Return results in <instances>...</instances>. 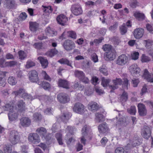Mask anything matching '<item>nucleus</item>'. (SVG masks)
Returning a JSON list of instances; mask_svg holds the SVG:
<instances>
[{
  "instance_id": "nucleus-1",
  "label": "nucleus",
  "mask_w": 153,
  "mask_h": 153,
  "mask_svg": "<svg viewBox=\"0 0 153 153\" xmlns=\"http://www.w3.org/2000/svg\"><path fill=\"white\" fill-rule=\"evenodd\" d=\"M2 108L5 111H9L8 115L10 120L13 121L17 119L19 114L15 107L9 104H7L5 106L3 107Z\"/></svg>"
},
{
  "instance_id": "nucleus-2",
  "label": "nucleus",
  "mask_w": 153,
  "mask_h": 153,
  "mask_svg": "<svg viewBox=\"0 0 153 153\" xmlns=\"http://www.w3.org/2000/svg\"><path fill=\"white\" fill-rule=\"evenodd\" d=\"M20 136L19 133L16 130L10 131L9 134V140L13 145H15L19 141Z\"/></svg>"
},
{
  "instance_id": "nucleus-3",
  "label": "nucleus",
  "mask_w": 153,
  "mask_h": 153,
  "mask_svg": "<svg viewBox=\"0 0 153 153\" xmlns=\"http://www.w3.org/2000/svg\"><path fill=\"white\" fill-rule=\"evenodd\" d=\"M129 70L131 74L134 76L138 77L140 75L141 70L137 64L132 65L129 67Z\"/></svg>"
},
{
  "instance_id": "nucleus-4",
  "label": "nucleus",
  "mask_w": 153,
  "mask_h": 153,
  "mask_svg": "<svg viewBox=\"0 0 153 153\" xmlns=\"http://www.w3.org/2000/svg\"><path fill=\"white\" fill-rule=\"evenodd\" d=\"M29 79L30 82L38 83L39 82L37 72L35 70L30 71L28 74Z\"/></svg>"
},
{
  "instance_id": "nucleus-5",
  "label": "nucleus",
  "mask_w": 153,
  "mask_h": 153,
  "mask_svg": "<svg viewBox=\"0 0 153 153\" xmlns=\"http://www.w3.org/2000/svg\"><path fill=\"white\" fill-rule=\"evenodd\" d=\"M128 60V57L125 54L120 55L116 61V64L121 66L127 63Z\"/></svg>"
},
{
  "instance_id": "nucleus-6",
  "label": "nucleus",
  "mask_w": 153,
  "mask_h": 153,
  "mask_svg": "<svg viewBox=\"0 0 153 153\" xmlns=\"http://www.w3.org/2000/svg\"><path fill=\"white\" fill-rule=\"evenodd\" d=\"M71 10L74 15H79L82 13V10L79 4H76L72 5L71 7Z\"/></svg>"
},
{
  "instance_id": "nucleus-7",
  "label": "nucleus",
  "mask_w": 153,
  "mask_h": 153,
  "mask_svg": "<svg viewBox=\"0 0 153 153\" xmlns=\"http://www.w3.org/2000/svg\"><path fill=\"white\" fill-rule=\"evenodd\" d=\"M57 98L59 102L63 103H66L70 100L69 96L67 94L63 93L59 94L57 96Z\"/></svg>"
},
{
  "instance_id": "nucleus-8",
  "label": "nucleus",
  "mask_w": 153,
  "mask_h": 153,
  "mask_svg": "<svg viewBox=\"0 0 153 153\" xmlns=\"http://www.w3.org/2000/svg\"><path fill=\"white\" fill-rule=\"evenodd\" d=\"M28 140L33 144H37L40 142L39 137L36 133H30L28 136Z\"/></svg>"
},
{
  "instance_id": "nucleus-9",
  "label": "nucleus",
  "mask_w": 153,
  "mask_h": 153,
  "mask_svg": "<svg viewBox=\"0 0 153 153\" xmlns=\"http://www.w3.org/2000/svg\"><path fill=\"white\" fill-rule=\"evenodd\" d=\"M62 46L66 50L70 51L74 48L75 44L74 42L69 40H67L64 41Z\"/></svg>"
},
{
  "instance_id": "nucleus-10",
  "label": "nucleus",
  "mask_w": 153,
  "mask_h": 153,
  "mask_svg": "<svg viewBox=\"0 0 153 153\" xmlns=\"http://www.w3.org/2000/svg\"><path fill=\"white\" fill-rule=\"evenodd\" d=\"M73 109L74 112L81 114L83 112L84 107V105L81 103L77 102L74 104Z\"/></svg>"
},
{
  "instance_id": "nucleus-11",
  "label": "nucleus",
  "mask_w": 153,
  "mask_h": 153,
  "mask_svg": "<svg viewBox=\"0 0 153 153\" xmlns=\"http://www.w3.org/2000/svg\"><path fill=\"white\" fill-rule=\"evenodd\" d=\"M17 65V62L16 61H11L5 62L4 58L1 59V67L4 68L7 66L12 67Z\"/></svg>"
},
{
  "instance_id": "nucleus-12",
  "label": "nucleus",
  "mask_w": 153,
  "mask_h": 153,
  "mask_svg": "<svg viewBox=\"0 0 153 153\" xmlns=\"http://www.w3.org/2000/svg\"><path fill=\"white\" fill-rule=\"evenodd\" d=\"M113 82L115 85H109V88L111 89L110 91V92H113L114 90L117 88L118 87L117 85H121L122 80L120 78H116V79L113 80Z\"/></svg>"
},
{
  "instance_id": "nucleus-13",
  "label": "nucleus",
  "mask_w": 153,
  "mask_h": 153,
  "mask_svg": "<svg viewBox=\"0 0 153 153\" xmlns=\"http://www.w3.org/2000/svg\"><path fill=\"white\" fill-rule=\"evenodd\" d=\"M151 131L150 128L148 126H144L142 130V135L143 137L148 139L151 136Z\"/></svg>"
},
{
  "instance_id": "nucleus-14",
  "label": "nucleus",
  "mask_w": 153,
  "mask_h": 153,
  "mask_svg": "<svg viewBox=\"0 0 153 153\" xmlns=\"http://www.w3.org/2000/svg\"><path fill=\"white\" fill-rule=\"evenodd\" d=\"M116 52L114 49L106 53L105 59L107 60H113L115 58Z\"/></svg>"
},
{
  "instance_id": "nucleus-15",
  "label": "nucleus",
  "mask_w": 153,
  "mask_h": 153,
  "mask_svg": "<svg viewBox=\"0 0 153 153\" xmlns=\"http://www.w3.org/2000/svg\"><path fill=\"white\" fill-rule=\"evenodd\" d=\"M144 33V30L141 28H138L135 29L133 32L134 37L138 39L141 38Z\"/></svg>"
},
{
  "instance_id": "nucleus-16",
  "label": "nucleus",
  "mask_w": 153,
  "mask_h": 153,
  "mask_svg": "<svg viewBox=\"0 0 153 153\" xmlns=\"http://www.w3.org/2000/svg\"><path fill=\"white\" fill-rule=\"evenodd\" d=\"M138 113L141 116H145L147 113V110L145 105L142 103H140L138 105Z\"/></svg>"
},
{
  "instance_id": "nucleus-17",
  "label": "nucleus",
  "mask_w": 153,
  "mask_h": 153,
  "mask_svg": "<svg viewBox=\"0 0 153 153\" xmlns=\"http://www.w3.org/2000/svg\"><path fill=\"white\" fill-rule=\"evenodd\" d=\"M5 3L6 7L9 9H15L17 7L14 0H5Z\"/></svg>"
},
{
  "instance_id": "nucleus-18",
  "label": "nucleus",
  "mask_w": 153,
  "mask_h": 153,
  "mask_svg": "<svg viewBox=\"0 0 153 153\" xmlns=\"http://www.w3.org/2000/svg\"><path fill=\"white\" fill-rule=\"evenodd\" d=\"M98 129L100 133H105L108 132L109 131L108 125L105 123L100 124L98 127Z\"/></svg>"
},
{
  "instance_id": "nucleus-19",
  "label": "nucleus",
  "mask_w": 153,
  "mask_h": 153,
  "mask_svg": "<svg viewBox=\"0 0 153 153\" xmlns=\"http://www.w3.org/2000/svg\"><path fill=\"white\" fill-rule=\"evenodd\" d=\"M30 120L27 117H23L20 119V124L23 127H28L31 123Z\"/></svg>"
},
{
  "instance_id": "nucleus-20",
  "label": "nucleus",
  "mask_w": 153,
  "mask_h": 153,
  "mask_svg": "<svg viewBox=\"0 0 153 153\" xmlns=\"http://www.w3.org/2000/svg\"><path fill=\"white\" fill-rule=\"evenodd\" d=\"M37 84L45 90L49 91L51 88V86L50 83L46 81H39Z\"/></svg>"
},
{
  "instance_id": "nucleus-21",
  "label": "nucleus",
  "mask_w": 153,
  "mask_h": 153,
  "mask_svg": "<svg viewBox=\"0 0 153 153\" xmlns=\"http://www.w3.org/2000/svg\"><path fill=\"white\" fill-rule=\"evenodd\" d=\"M56 20L59 24L64 25L65 22L67 20V18L65 15L61 14L57 16Z\"/></svg>"
},
{
  "instance_id": "nucleus-22",
  "label": "nucleus",
  "mask_w": 153,
  "mask_h": 153,
  "mask_svg": "<svg viewBox=\"0 0 153 153\" xmlns=\"http://www.w3.org/2000/svg\"><path fill=\"white\" fill-rule=\"evenodd\" d=\"M88 109L91 111H95L98 110L99 105L96 102H91L89 103L88 105Z\"/></svg>"
},
{
  "instance_id": "nucleus-23",
  "label": "nucleus",
  "mask_w": 153,
  "mask_h": 153,
  "mask_svg": "<svg viewBox=\"0 0 153 153\" xmlns=\"http://www.w3.org/2000/svg\"><path fill=\"white\" fill-rule=\"evenodd\" d=\"M29 28L32 32H35L38 29L39 24L36 22L30 21L29 22Z\"/></svg>"
},
{
  "instance_id": "nucleus-24",
  "label": "nucleus",
  "mask_w": 153,
  "mask_h": 153,
  "mask_svg": "<svg viewBox=\"0 0 153 153\" xmlns=\"http://www.w3.org/2000/svg\"><path fill=\"white\" fill-rule=\"evenodd\" d=\"M58 86L66 89L69 88L68 82L66 80L59 79L58 81Z\"/></svg>"
},
{
  "instance_id": "nucleus-25",
  "label": "nucleus",
  "mask_w": 153,
  "mask_h": 153,
  "mask_svg": "<svg viewBox=\"0 0 153 153\" xmlns=\"http://www.w3.org/2000/svg\"><path fill=\"white\" fill-rule=\"evenodd\" d=\"M87 126L85 125L82 128V136L81 138V142L84 145L85 144V142L86 140L85 139V137H86L87 135Z\"/></svg>"
},
{
  "instance_id": "nucleus-26",
  "label": "nucleus",
  "mask_w": 153,
  "mask_h": 153,
  "mask_svg": "<svg viewBox=\"0 0 153 153\" xmlns=\"http://www.w3.org/2000/svg\"><path fill=\"white\" fill-rule=\"evenodd\" d=\"M37 59L39 61L43 68H45L48 67V62L47 59L42 56H39L38 58Z\"/></svg>"
},
{
  "instance_id": "nucleus-27",
  "label": "nucleus",
  "mask_w": 153,
  "mask_h": 153,
  "mask_svg": "<svg viewBox=\"0 0 153 153\" xmlns=\"http://www.w3.org/2000/svg\"><path fill=\"white\" fill-rule=\"evenodd\" d=\"M142 139L139 138L138 136H136L135 138L131 141L130 143L132 147H134L139 145L142 143Z\"/></svg>"
},
{
  "instance_id": "nucleus-28",
  "label": "nucleus",
  "mask_w": 153,
  "mask_h": 153,
  "mask_svg": "<svg viewBox=\"0 0 153 153\" xmlns=\"http://www.w3.org/2000/svg\"><path fill=\"white\" fill-rule=\"evenodd\" d=\"M17 105L19 111L22 112L25 110V104L23 100L19 101L18 102Z\"/></svg>"
},
{
  "instance_id": "nucleus-29",
  "label": "nucleus",
  "mask_w": 153,
  "mask_h": 153,
  "mask_svg": "<svg viewBox=\"0 0 153 153\" xmlns=\"http://www.w3.org/2000/svg\"><path fill=\"white\" fill-rule=\"evenodd\" d=\"M58 62L62 64H65L73 68L71 65L72 63V61L71 60H69L65 58H62L58 60Z\"/></svg>"
},
{
  "instance_id": "nucleus-30",
  "label": "nucleus",
  "mask_w": 153,
  "mask_h": 153,
  "mask_svg": "<svg viewBox=\"0 0 153 153\" xmlns=\"http://www.w3.org/2000/svg\"><path fill=\"white\" fill-rule=\"evenodd\" d=\"M71 117V114L68 112H66L62 114L60 117V118L62 121L66 123Z\"/></svg>"
},
{
  "instance_id": "nucleus-31",
  "label": "nucleus",
  "mask_w": 153,
  "mask_h": 153,
  "mask_svg": "<svg viewBox=\"0 0 153 153\" xmlns=\"http://www.w3.org/2000/svg\"><path fill=\"white\" fill-rule=\"evenodd\" d=\"M7 72L6 71H1V84L3 87H4L6 82H5V79L4 77L6 76V74Z\"/></svg>"
},
{
  "instance_id": "nucleus-32",
  "label": "nucleus",
  "mask_w": 153,
  "mask_h": 153,
  "mask_svg": "<svg viewBox=\"0 0 153 153\" xmlns=\"http://www.w3.org/2000/svg\"><path fill=\"white\" fill-rule=\"evenodd\" d=\"M45 32L47 35L50 36H53L57 34V32L52 30L50 27H48L46 28Z\"/></svg>"
},
{
  "instance_id": "nucleus-33",
  "label": "nucleus",
  "mask_w": 153,
  "mask_h": 153,
  "mask_svg": "<svg viewBox=\"0 0 153 153\" xmlns=\"http://www.w3.org/2000/svg\"><path fill=\"white\" fill-rule=\"evenodd\" d=\"M36 132L42 137L46 134L47 130L45 128L41 127L38 128L36 130Z\"/></svg>"
},
{
  "instance_id": "nucleus-34",
  "label": "nucleus",
  "mask_w": 153,
  "mask_h": 153,
  "mask_svg": "<svg viewBox=\"0 0 153 153\" xmlns=\"http://www.w3.org/2000/svg\"><path fill=\"white\" fill-rule=\"evenodd\" d=\"M128 95L127 93L124 91L120 97V101L122 102H125L128 100Z\"/></svg>"
},
{
  "instance_id": "nucleus-35",
  "label": "nucleus",
  "mask_w": 153,
  "mask_h": 153,
  "mask_svg": "<svg viewBox=\"0 0 153 153\" xmlns=\"http://www.w3.org/2000/svg\"><path fill=\"white\" fill-rule=\"evenodd\" d=\"M25 90L22 88H20L16 91L13 92L12 94L14 95L15 97L19 96L21 97H22V94L24 93Z\"/></svg>"
},
{
  "instance_id": "nucleus-36",
  "label": "nucleus",
  "mask_w": 153,
  "mask_h": 153,
  "mask_svg": "<svg viewBox=\"0 0 153 153\" xmlns=\"http://www.w3.org/2000/svg\"><path fill=\"white\" fill-rule=\"evenodd\" d=\"M74 74L75 76L78 78L79 80L82 78L85 75L83 72L78 70L76 71Z\"/></svg>"
},
{
  "instance_id": "nucleus-37",
  "label": "nucleus",
  "mask_w": 153,
  "mask_h": 153,
  "mask_svg": "<svg viewBox=\"0 0 153 153\" xmlns=\"http://www.w3.org/2000/svg\"><path fill=\"white\" fill-rule=\"evenodd\" d=\"M42 119L41 114L39 113H36L33 115V119L36 122L40 121Z\"/></svg>"
},
{
  "instance_id": "nucleus-38",
  "label": "nucleus",
  "mask_w": 153,
  "mask_h": 153,
  "mask_svg": "<svg viewBox=\"0 0 153 153\" xmlns=\"http://www.w3.org/2000/svg\"><path fill=\"white\" fill-rule=\"evenodd\" d=\"M134 15L135 18L139 20L143 19L144 18V14L139 12H135L134 14Z\"/></svg>"
},
{
  "instance_id": "nucleus-39",
  "label": "nucleus",
  "mask_w": 153,
  "mask_h": 153,
  "mask_svg": "<svg viewBox=\"0 0 153 153\" xmlns=\"http://www.w3.org/2000/svg\"><path fill=\"white\" fill-rule=\"evenodd\" d=\"M127 112L131 115H134L136 112L135 107L134 106H131L130 108L127 109Z\"/></svg>"
},
{
  "instance_id": "nucleus-40",
  "label": "nucleus",
  "mask_w": 153,
  "mask_h": 153,
  "mask_svg": "<svg viewBox=\"0 0 153 153\" xmlns=\"http://www.w3.org/2000/svg\"><path fill=\"white\" fill-rule=\"evenodd\" d=\"M123 80H122V85L124 89L127 90L128 85H129L128 83V80L126 78L123 79Z\"/></svg>"
},
{
  "instance_id": "nucleus-41",
  "label": "nucleus",
  "mask_w": 153,
  "mask_h": 153,
  "mask_svg": "<svg viewBox=\"0 0 153 153\" xmlns=\"http://www.w3.org/2000/svg\"><path fill=\"white\" fill-rule=\"evenodd\" d=\"M58 53L57 51L55 48L51 49L46 54L50 57H52L54 55Z\"/></svg>"
},
{
  "instance_id": "nucleus-42",
  "label": "nucleus",
  "mask_w": 153,
  "mask_h": 153,
  "mask_svg": "<svg viewBox=\"0 0 153 153\" xmlns=\"http://www.w3.org/2000/svg\"><path fill=\"white\" fill-rule=\"evenodd\" d=\"M56 137L58 142L60 145H62L63 144L62 140V135L60 133H57L56 134Z\"/></svg>"
},
{
  "instance_id": "nucleus-43",
  "label": "nucleus",
  "mask_w": 153,
  "mask_h": 153,
  "mask_svg": "<svg viewBox=\"0 0 153 153\" xmlns=\"http://www.w3.org/2000/svg\"><path fill=\"white\" fill-rule=\"evenodd\" d=\"M8 82L10 85H14L16 83L17 80L15 77L13 76H10L8 79Z\"/></svg>"
},
{
  "instance_id": "nucleus-44",
  "label": "nucleus",
  "mask_w": 153,
  "mask_h": 153,
  "mask_svg": "<svg viewBox=\"0 0 153 153\" xmlns=\"http://www.w3.org/2000/svg\"><path fill=\"white\" fill-rule=\"evenodd\" d=\"M120 33L122 35L125 34L127 32V28L124 23L120 27Z\"/></svg>"
},
{
  "instance_id": "nucleus-45",
  "label": "nucleus",
  "mask_w": 153,
  "mask_h": 153,
  "mask_svg": "<svg viewBox=\"0 0 153 153\" xmlns=\"http://www.w3.org/2000/svg\"><path fill=\"white\" fill-rule=\"evenodd\" d=\"M95 115L96 120L98 122H100V121L103 120L104 116L101 114L99 113H96Z\"/></svg>"
},
{
  "instance_id": "nucleus-46",
  "label": "nucleus",
  "mask_w": 153,
  "mask_h": 153,
  "mask_svg": "<svg viewBox=\"0 0 153 153\" xmlns=\"http://www.w3.org/2000/svg\"><path fill=\"white\" fill-rule=\"evenodd\" d=\"M12 146L11 145L5 146L3 148L4 153H11L12 152Z\"/></svg>"
},
{
  "instance_id": "nucleus-47",
  "label": "nucleus",
  "mask_w": 153,
  "mask_h": 153,
  "mask_svg": "<svg viewBox=\"0 0 153 153\" xmlns=\"http://www.w3.org/2000/svg\"><path fill=\"white\" fill-rule=\"evenodd\" d=\"M27 16L25 13H22L20 14L18 17L19 21H22L25 20Z\"/></svg>"
},
{
  "instance_id": "nucleus-48",
  "label": "nucleus",
  "mask_w": 153,
  "mask_h": 153,
  "mask_svg": "<svg viewBox=\"0 0 153 153\" xmlns=\"http://www.w3.org/2000/svg\"><path fill=\"white\" fill-rule=\"evenodd\" d=\"M91 59L95 63L97 62L98 61V56L95 53H94L91 54Z\"/></svg>"
},
{
  "instance_id": "nucleus-49",
  "label": "nucleus",
  "mask_w": 153,
  "mask_h": 153,
  "mask_svg": "<svg viewBox=\"0 0 153 153\" xmlns=\"http://www.w3.org/2000/svg\"><path fill=\"white\" fill-rule=\"evenodd\" d=\"M44 7V11L45 13H51L53 11V9L52 8L51 6H42Z\"/></svg>"
},
{
  "instance_id": "nucleus-50",
  "label": "nucleus",
  "mask_w": 153,
  "mask_h": 153,
  "mask_svg": "<svg viewBox=\"0 0 153 153\" xmlns=\"http://www.w3.org/2000/svg\"><path fill=\"white\" fill-rule=\"evenodd\" d=\"M110 81L109 79H106L104 78H103L102 79L101 84L103 87H105L107 86Z\"/></svg>"
},
{
  "instance_id": "nucleus-51",
  "label": "nucleus",
  "mask_w": 153,
  "mask_h": 153,
  "mask_svg": "<svg viewBox=\"0 0 153 153\" xmlns=\"http://www.w3.org/2000/svg\"><path fill=\"white\" fill-rule=\"evenodd\" d=\"M74 87L75 89L78 88V89L80 90H82L83 88V86L77 82H75Z\"/></svg>"
},
{
  "instance_id": "nucleus-52",
  "label": "nucleus",
  "mask_w": 153,
  "mask_h": 153,
  "mask_svg": "<svg viewBox=\"0 0 153 153\" xmlns=\"http://www.w3.org/2000/svg\"><path fill=\"white\" fill-rule=\"evenodd\" d=\"M98 78L97 77L95 76H92L91 79V83L92 84L95 85L97 84H98Z\"/></svg>"
},
{
  "instance_id": "nucleus-53",
  "label": "nucleus",
  "mask_w": 153,
  "mask_h": 153,
  "mask_svg": "<svg viewBox=\"0 0 153 153\" xmlns=\"http://www.w3.org/2000/svg\"><path fill=\"white\" fill-rule=\"evenodd\" d=\"M19 58L21 59H24L26 57V54L24 51H20L18 52Z\"/></svg>"
},
{
  "instance_id": "nucleus-54",
  "label": "nucleus",
  "mask_w": 153,
  "mask_h": 153,
  "mask_svg": "<svg viewBox=\"0 0 153 153\" xmlns=\"http://www.w3.org/2000/svg\"><path fill=\"white\" fill-rule=\"evenodd\" d=\"M151 75L149 74L147 69H145L143 76V77H145V79L147 80L150 78Z\"/></svg>"
},
{
  "instance_id": "nucleus-55",
  "label": "nucleus",
  "mask_w": 153,
  "mask_h": 153,
  "mask_svg": "<svg viewBox=\"0 0 153 153\" xmlns=\"http://www.w3.org/2000/svg\"><path fill=\"white\" fill-rule=\"evenodd\" d=\"M111 45L108 44H105L103 46L102 49L105 51H109L111 50Z\"/></svg>"
},
{
  "instance_id": "nucleus-56",
  "label": "nucleus",
  "mask_w": 153,
  "mask_h": 153,
  "mask_svg": "<svg viewBox=\"0 0 153 153\" xmlns=\"http://www.w3.org/2000/svg\"><path fill=\"white\" fill-rule=\"evenodd\" d=\"M42 138L45 139L46 141H48L50 140L51 138V134L49 133H46L44 136H42Z\"/></svg>"
},
{
  "instance_id": "nucleus-57",
  "label": "nucleus",
  "mask_w": 153,
  "mask_h": 153,
  "mask_svg": "<svg viewBox=\"0 0 153 153\" xmlns=\"http://www.w3.org/2000/svg\"><path fill=\"white\" fill-rule=\"evenodd\" d=\"M22 98L25 99L32 100V96L30 94L26 93L25 92L22 94Z\"/></svg>"
},
{
  "instance_id": "nucleus-58",
  "label": "nucleus",
  "mask_w": 153,
  "mask_h": 153,
  "mask_svg": "<svg viewBox=\"0 0 153 153\" xmlns=\"http://www.w3.org/2000/svg\"><path fill=\"white\" fill-rule=\"evenodd\" d=\"M141 60L143 62H147L150 60V59L148 57L143 54L142 56Z\"/></svg>"
},
{
  "instance_id": "nucleus-59",
  "label": "nucleus",
  "mask_w": 153,
  "mask_h": 153,
  "mask_svg": "<svg viewBox=\"0 0 153 153\" xmlns=\"http://www.w3.org/2000/svg\"><path fill=\"white\" fill-rule=\"evenodd\" d=\"M35 65V63L31 61H28L27 62L26 67L27 68H29L34 66Z\"/></svg>"
},
{
  "instance_id": "nucleus-60",
  "label": "nucleus",
  "mask_w": 153,
  "mask_h": 153,
  "mask_svg": "<svg viewBox=\"0 0 153 153\" xmlns=\"http://www.w3.org/2000/svg\"><path fill=\"white\" fill-rule=\"evenodd\" d=\"M139 82V81L138 79H132L131 83L134 87H137Z\"/></svg>"
},
{
  "instance_id": "nucleus-61",
  "label": "nucleus",
  "mask_w": 153,
  "mask_h": 153,
  "mask_svg": "<svg viewBox=\"0 0 153 153\" xmlns=\"http://www.w3.org/2000/svg\"><path fill=\"white\" fill-rule=\"evenodd\" d=\"M95 91L99 95L102 94L104 93L103 91L100 89L99 88L97 87H95Z\"/></svg>"
},
{
  "instance_id": "nucleus-62",
  "label": "nucleus",
  "mask_w": 153,
  "mask_h": 153,
  "mask_svg": "<svg viewBox=\"0 0 153 153\" xmlns=\"http://www.w3.org/2000/svg\"><path fill=\"white\" fill-rule=\"evenodd\" d=\"M124 151L123 148L122 147H119L116 149L115 153H124Z\"/></svg>"
},
{
  "instance_id": "nucleus-63",
  "label": "nucleus",
  "mask_w": 153,
  "mask_h": 153,
  "mask_svg": "<svg viewBox=\"0 0 153 153\" xmlns=\"http://www.w3.org/2000/svg\"><path fill=\"white\" fill-rule=\"evenodd\" d=\"M68 36L74 39H76V35L74 32L71 31L68 32Z\"/></svg>"
},
{
  "instance_id": "nucleus-64",
  "label": "nucleus",
  "mask_w": 153,
  "mask_h": 153,
  "mask_svg": "<svg viewBox=\"0 0 153 153\" xmlns=\"http://www.w3.org/2000/svg\"><path fill=\"white\" fill-rule=\"evenodd\" d=\"M139 53L137 52H134L131 56L132 59L135 60L137 59L139 57Z\"/></svg>"
}]
</instances>
